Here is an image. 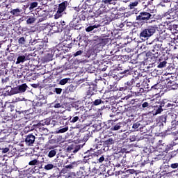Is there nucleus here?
Instances as JSON below:
<instances>
[{
  "label": "nucleus",
  "mask_w": 178,
  "mask_h": 178,
  "mask_svg": "<svg viewBox=\"0 0 178 178\" xmlns=\"http://www.w3.org/2000/svg\"><path fill=\"white\" fill-rule=\"evenodd\" d=\"M127 116L130 118H133L134 117V108L129 107L127 108V110L125 111Z\"/></svg>",
  "instance_id": "nucleus-35"
},
{
  "label": "nucleus",
  "mask_w": 178,
  "mask_h": 178,
  "mask_svg": "<svg viewBox=\"0 0 178 178\" xmlns=\"http://www.w3.org/2000/svg\"><path fill=\"white\" fill-rule=\"evenodd\" d=\"M22 12V10H20L19 8L13 9L10 11V13L11 15H13L14 16H19V15Z\"/></svg>",
  "instance_id": "nucleus-42"
},
{
  "label": "nucleus",
  "mask_w": 178,
  "mask_h": 178,
  "mask_svg": "<svg viewBox=\"0 0 178 178\" xmlns=\"http://www.w3.org/2000/svg\"><path fill=\"white\" fill-rule=\"evenodd\" d=\"M120 69H121V71H122V72H120V79L127 77L128 76L131 75V74L129 71H127L126 70H123V67H120Z\"/></svg>",
  "instance_id": "nucleus-32"
},
{
  "label": "nucleus",
  "mask_w": 178,
  "mask_h": 178,
  "mask_svg": "<svg viewBox=\"0 0 178 178\" xmlns=\"http://www.w3.org/2000/svg\"><path fill=\"white\" fill-rule=\"evenodd\" d=\"M67 170H72L76 168V161L72 162L71 164L65 166Z\"/></svg>",
  "instance_id": "nucleus-49"
},
{
  "label": "nucleus",
  "mask_w": 178,
  "mask_h": 178,
  "mask_svg": "<svg viewBox=\"0 0 178 178\" xmlns=\"http://www.w3.org/2000/svg\"><path fill=\"white\" fill-rule=\"evenodd\" d=\"M168 38H170V35L167 33L165 31L162 32L160 33L159 39L161 40H165Z\"/></svg>",
  "instance_id": "nucleus-40"
},
{
  "label": "nucleus",
  "mask_w": 178,
  "mask_h": 178,
  "mask_svg": "<svg viewBox=\"0 0 178 178\" xmlns=\"http://www.w3.org/2000/svg\"><path fill=\"white\" fill-rule=\"evenodd\" d=\"M39 163V161L38 159H35L29 162V165H36Z\"/></svg>",
  "instance_id": "nucleus-58"
},
{
  "label": "nucleus",
  "mask_w": 178,
  "mask_h": 178,
  "mask_svg": "<svg viewBox=\"0 0 178 178\" xmlns=\"http://www.w3.org/2000/svg\"><path fill=\"white\" fill-rule=\"evenodd\" d=\"M154 16L151 13L147 11H141L139 13L138 15L136 16V22L138 24L143 26L145 23H148L151 19H153Z\"/></svg>",
  "instance_id": "nucleus-3"
},
{
  "label": "nucleus",
  "mask_w": 178,
  "mask_h": 178,
  "mask_svg": "<svg viewBox=\"0 0 178 178\" xmlns=\"http://www.w3.org/2000/svg\"><path fill=\"white\" fill-rule=\"evenodd\" d=\"M137 5H138V1L131 2L129 4L130 9H133L135 6H137Z\"/></svg>",
  "instance_id": "nucleus-62"
},
{
  "label": "nucleus",
  "mask_w": 178,
  "mask_h": 178,
  "mask_svg": "<svg viewBox=\"0 0 178 178\" xmlns=\"http://www.w3.org/2000/svg\"><path fill=\"white\" fill-rule=\"evenodd\" d=\"M69 130V127L65 125V127H60L56 131V134H64Z\"/></svg>",
  "instance_id": "nucleus-33"
},
{
  "label": "nucleus",
  "mask_w": 178,
  "mask_h": 178,
  "mask_svg": "<svg viewBox=\"0 0 178 178\" xmlns=\"http://www.w3.org/2000/svg\"><path fill=\"white\" fill-rule=\"evenodd\" d=\"M67 178H76V175L75 172H71L69 174Z\"/></svg>",
  "instance_id": "nucleus-64"
},
{
  "label": "nucleus",
  "mask_w": 178,
  "mask_h": 178,
  "mask_svg": "<svg viewBox=\"0 0 178 178\" xmlns=\"http://www.w3.org/2000/svg\"><path fill=\"white\" fill-rule=\"evenodd\" d=\"M171 10L178 12V1H172L170 3Z\"/></svg>",
  "instance_id": "nucleus-37"
},
{
  "label": "nucleus",
  "mask_w": 178,
  "mask_h": 178,
  "mask_svg": "<svg viewBox=\"0 0 178 178\" xmlns=\"http://www.w3.org/2000/svg\"><path fill=\"white\" fill-rule=\"evenodd\" d=\"M178 150H174L168 153V161H170L171 159L175 158L177 155Z\"/></svg>",
  "instance_id": "nucleus-36"
},
{
  "label": "nucleus",
  "mask_w": 178,
  "mask_h": 178,
  "mask_svg": "<svg viewBox=\"0 0 178 178\" xmlns=\"http://www.w3.org/2000/svg\"><path fill=\"white\" fill-rule=\"evenodd\" d=\"M162 46V42L159 41L153 46V49L152 50L147 51L146 56L152 59L161 60V59H162V56H161L162 51H161V49L163 51L165 49V48Z\"/></svg>",
  "instance_id": "nucleus-1"
},
{
  "label": "nucleus",
  "mask_w": 178,
  "mask_h": 178,
  "mask_svg": "<svg viewBox=\"0 0 178 178\" xmlns=\"http://www.w3.org/2000/svg\"><path fill=\"white\" fill-rule=\"evenodd\" d=\"M95 88L94 87H90L88 91L86 92V96L85 97V99H90L92 95H95Z\"/></svg>",
  "instance_id": "nucleus-31"
},
{
  "label": "nucleus",
  "mask_w": 178,
  "mask_h": 178,
  "mask_svg": "<svg viewBox=\"0 0 178 178\" xmlns=\"http://www.w3.org/2000/svg\"><path fill=\"white\" fill-rule=\"evenodd\" d=\"M95 149L90 148L85 152L84 159L86 161L92 160V159L97 158L98 151L95 152Z\"/></svg>",
  "instance_id": "nucleus-11"
},
{
  "label": "nucleus",
  "mask_w": 178,
  "mask_h": 178,
  "mask_svg": "<svg viewBox=\"0 0 178 178\" xmlns=\"http://www.w3.org/2000/svg\"><path fill=\"white\" fill-rule=\"evenodd\" d=\"M53 58H54L53 51H49L44 55L43 60L44 62L48 63V62L52 61Z\"/></svg>",
  "instance_id": "nucleus-24"
},
{
  "label": "nucleus",
  "mask_w": 178,
  "mask_h": 178,
  "mask_svg": "<svg viewBox=\"0 0 178 178\" xmlns=\"http://www.w3.org/2000/svg\"><path fill=\"white\" fill-rule=\"evenodd\" d=\"M36 22V18L34 17H27L26 19V24H33V23H35Z\"/></svg>",
  "instance_id": "nucleus-45"
},
{
  "label": "nucleus",
  "mask_w": 178,
  "mask_h": 178,
  "mask_svg": "<svg viewBox=\"0 0 178 178\" xmlns=\"http://www.w3.org/2000/svg\"><path fill=\"white\" fill-rule=\"evenodd\" d=\"M68 6V1H64L58 5V10L55 14V19H59V17H62V13L66 10Z\"/></svg>",
  "instance_id": "nucleus-7"
},
{
  "label": "nucleus",
  "mask_w": 178,
  "mask_h": 178,
  "mask_svg": "<svg viewBox=\"0 0 178 178\" xmlns=\"http://www.w3.org/2000/svg\"><path fill=\"white\" fill-rule=\"evenodd\" d=\"M90 132L86 134L85 136H84L83 138V140L84 142H87V141L89 140L90 137Z\"/></svg>",
  "instance_id": "nucleus-61"
},
{
  "label": "nucleus",
  "mask_w": 178,
  "mask_h": 178,
  "mask_svg": "<svg viewBox=\"0 0 178 178\" xmlns=\"http://www.w3.org/2000/svg\"><path fill=\"white\" fill-rule=\"evenodd\" d=\"M172 147H173V146L172 145H170V144L166 145L165 144V145H164V147H162L161 152L168 153Z\"/></svg>",
  "instance_id": "nucleus-39"
},
{
  "label": "nucleus",
  "mask_w": 178,
  "mask_h": 178,
  "mask_svg": "<svg viewBox=\"0 0 178 178\" xmlns=\"http://www.w3.org/2000/svg\"><path fill=\"white\" fill-rule=\"evenodd\" d=\"M113 35V33H112V31H108V33L104 34V38H102V42L104 45L109 44V42H111V41L112 40V38L111 37H112Z\"/></svg>",
  "instance_id": "nucleus-19"
},
{
  "label": "nucleus",
  "mask_w": 178,
  "mask_h": 178,
  "mask_svg": "<svg viewBox=\"0 0 178 178\" xmlns=\"http://www.w3.org/2000/svg\"><path fill=\"white\" fill-rule=\"evenodd\" d=\"M54 168H56V166H55L54 164H52V163H48V164H47V165H44V169L45 170H53Z\"/></svg>",
  "instance_id": "nucleus-46"
},
{
  "label": "nucleus",
  "mask_w": 178,
  "mask_h": 178,
  "mask_svg": "<svg viewBox=\"0 0 178 178\" xmlns=\"http://www.w3.org/2000/svg\"><path fill=\"white\" fill-rule=\"evenodd\" d=\"M31 45L35 46L34 49L36 50H42L45 47V42L43 41L42 39L34 40L31 42Z\"/></svg>",
  "instance_id": "nucleus-12"
},
{
  "label": "nucleus",
  "mask_w": 178,
  "mask_h": 178,
  "mask_svg": "<svg viewBox=\"0 0 178 178\" xmlns=\"http://www.w3.org/2000/svg\"><path fill=\"white\" fill-rule=\"evenodd\" d=\"M127 90H131V88H130V86L128 84L127 82L124 83V84L122 85V86H120L119 88H117V90L120 92H125Z\"/></svg>",
  "instance_id": "nucleus-27"
},
{
  "label": "nucleus",
  "mask_w": 178,
  "mask_h": 178,
  "mask_svg": "<svg viewBox=\"0 0 178 178\" xmlns=\"http://www.w3.org/2000/svg\"><path fill=\"white\" fill-rule=\"evenodd\" d=\"M17 94V91L16 87L10 88V89L7 90L5 93V95L7 96H13Z\"/></svg>",
  "instance_id": "nucleus-28"
},
{
  "label": "nucleus",
  "mask_w": 178,
  "mask_h": 178,
  "mask_svg": "<svg viewBox=\"0 0 178 178\" xmlns=\"http://www.w3.org/2000/svg\"><path fill=\"white\" fill-rule=\"evenodd\" d=\"M137 107L140 110L147 111L152 107V104H151V100L143 99L141 103L137 104Z\"/></svg>",
  "instance_id": "nucleus-10"
},
{
  "label": "nucleus",
  "mask_w": 178,
  "mask_h": 178,
  "mask_svg": "<svg viewBox=\"0 0 178 178\" xmlns=\"http://www.w3.org/2000/svg\"><path fill=\"white\" fill-rule=\"evenodd\" d=\"M167 64V62L166 61H162V62H160V63L158 65L157 67L158 68H163L165 67Z\"/></svg>",
  "instance_id": "nucleus-60"
},
{
  "label": "nucleus",
  "mask_w": 178,
  "mask_h": 178,
  "mask_svg": "<svg viewBox=\"0 0 178 178\" xmlns=\"http://www.w3.org/2000/svg\"><path fill=\"white\" fill-rule=\"evenodd\" d=\"M47 104V98L43 95H40L38 99L33 102V105L36 107H42Z\"/></svg>",
  "instance_id": "nucleus-9"
},
{
  "label": "nucleus",
  "mask_w": 178,
  "mask_h": 178,
  "mask_svg": "<svg viewBox=\"0 0 178 178\" xmlns=\"http://www.w3.org/2000/svg\"><path fill=\"white\" fill-rule=\"evenodd\" d=\"M76 168H79L81 170L88 172L90 170V164L88 161H75Z\"/></svg>",
  "instance_id": "nucleus-6"
},
{
  "label": "nucleus",
  "mask_w": 178,
  "mask_h": 178,
  "mask_svg": "<svg viewBox=\"0 0 178 178\" xmlns=\"http://www.w3.org/2000/svg\"><path fill=\"white\" fill-rule=\"evenodd\" d=\"M175 84V82L174 81H171L170 80L168 81V82L167 83V86L168 88L175 90V88L173 87Z\"/></svg>",
  "instance_id": "nucleus-54"
},
{
  "label": "nucleus",
  "mask_w": 178,
  "mask_h": 178,
  "mask_svg": "<svg viewBox=\"0 0 178 178\" xmlns=\"http://www.w3.org/2000/svg\"><path fill=\"white\" fill-rule=\"evenodd\" d=\"M140 77H141V74H138L136 76L132 78L131 81L127 82L129 86V88H131V90H132V88L133 86H134V84H136V83L138 82Z\"/></svg>",
  "instance_id": "nucleus-20"
},
{
  "label": "nucleus",
  "mask_w": 178,
  "mask_h": 178,
  "mask_svg": "<svg viewBox=\"0 0 178 178\" xmlns=\"http://www.w3.org/2000/svg\"><path fill=\"white\" fill-rule=\"evenodd\" d=\"M95 29H97V26L96 25H94V26H90L88 27H87L86 29V31L87 33H90V32H92V31L95 30Z\"/></svg>",
  "instance_id": "nucleus-52"
},
{
  "label": "nucleus",
  "mask_w": 178,
  "mask_h": 178,
  "mask_svg": "<svg viewBox=\"0 0 178 178\" xmlns=\"http://www.w3.org/2000/svg\"><path fill=\"white\" fill-rule=\"evenodd\" d=\"M38 3L37 1H34L30 3L29 10H33L35 8H38Z\"/></svg>",
  "instance_id": "nucleus-51"
},
{
  "label": "nucleus",
  "mask_w": 178,
  "mask_h": 178,
  "mask_svg": "<svg viewBox=\"0 0 178 178\" xmlns=\"http://www.w3.org/2000/svg\"><path fill=\"white\" fill-rule=\"evenodd\" d=\"M134 91V94H135V95L136 97H140L141 95H143V93H144V88H134L132 89Z\"/></svg>",
  "instance_id": "nucleus-29"
},
{
  "label": "nucleus",
  "mask_w": 178,
  "mask_h": 178,
  "mask_svg": "<svg viewBox=\"0 0 178 178\" xmlns=\"http://www.w3.org/2000/svg\"><path fill=\"white\" fill-rule=\"evenodd\" d=\"M177 129V125L175 124H172V126L170 128H168L169 131H174Z\"/></svg>",
  "instance_id": "nucleus-63"
},
{
  "label": "nucleus",
  "mask_w": 178,
  "mask_h": 178,
  "mask_svg": "<svg viewBox=\"0 0 178 178\" xmlns=\"http://www.w3.org/2000/svg\"><path fill=\"white\" fill-rule=\"evenodd\" d=\"M101 154H102V152L100 150H97V157L91 159L92 163H95V164L102 163V162L105 161V155H102L100 156Z\"/></svg>",
  "instance_id": "nucleus-13"
},
{
  "label": "nucleus",
  "mask_w": 178,
  "mask_h": 178,
  "mask_svg": "<svg viewBox=\"0 0 178 178\" xmlns=\"http://www.w3.org/2000/svg\"><path fill=\"white\" fill-rule=\"evenodd\" d=\"M70 80V79L69 78L63 79L59 81L58 84L60 86H65L69 82Z\"/></svg>",
  "instance_id": "nucleus-47"
},
{
  "label": "nucleus",
  "mask_w": 178,
  "mask_h": 178,
  "mask_svg": "<svg viewBox=\"0 0 178 178\" xmlns=\"http://www.w3.org/2000/svg\"><path fill=\"white\" fill-rule=\"evenodd\" d=\"M120 68H123V70L128 71V72L131 74L133 73V70L136 68V65L134 66V63L133 62L127 63L122 65L121 67L120 65H119V69Z\"/></svg>",
  "instance_id": "nucleus-15"
},
{
  "label": "nucleus",
  "mask_w": 178,
  "mask_h": 178,
  "mask_svg": "<svg viewBox=\"0 0 178 178\" xmlns=\"http://www.w3.org/2000/svg\"><path fill=\"white\" fill-rule=\"evenodd\" d=\"M38 16L40 17L39 18V22H44V20H47L49 16V13L47 10H40L38 11Z\"/></svg>",
  "instance_id": "nucleus-18"
},
{
  "label": "nucleus",
  "mask_w": 178,
  "mask_h": 178,
  "mask_svg": "<svg viewBox=\"0 0 178 178\" xmlns=\"http://www.w3.org/2000/svg\"><path fill=\"white\" fill-rule=\"evenodd\" d=\"M164 146H165V143H163L162 140H159L157 143V147L162 149Z\"/></svg>",
  "instance_id": "nucleus-53"
},
{
  "label": "nucleus",
  "mask_w": 178,
  "mask_h": 178,
  "mask_svg": "<svg viewBox=\"0 0 178 178\" xmlns=\"http://www.w3.org/2000/svg\"><path fill=\"white\" fill-rule=\"evenodd\" d=\"M122 115H123V112H118L117 111L116 113H115L113 115H110L111 118H115L114 119L111 120V131H118L119 129H120V128H122V125L123 124L122 122H119V123H113L118 120H119L121 118H122Z\"/></svg>",
  "instance_id": "nucleus-4"
},
{
  "label": "nucleus",
  "mask_w": 178,
  "mask_h": 178,
  "mask_svg": "<svg viewBox=\"0 0 178 178\" xmlns=\"http://www.w3.org/2000/svg\"><path fill=\"white\" fill-rule=\"evenodd\" d=\"M63 46L67 49V51L69 52L74 45H79V47H86L88 45V41L83 40L82 38H80L79 42L78 40H74L73 42L67 43V40H64L62 43Z\"/></svg>",
  "instance_id": "nucleus-5"
},
{
  "label": "nucleus",
  "mask_w": 178,
  "mask_h": 178,
  "mask_svg": "<svg viewBox=\"0 0 178 178\" xmlns=\"http://www.w3.org/2000/svg\"><path fill=\"white\" fill-rule=\"evenodd\" d=\"M83 147V145L72 144L68 146L67 152L69 153H77L81 148Z\"/></svg>",
  "instance_id": "nucleus-16"
},
{
  "label": "nucleus",
  "mask_w": 178,
  "mask_h": 178,
  "mask_svg": "<svg viewBox=\"0 0 178 178\" xmlns=\"http://www.w3.org/2000/svg\"><path fill=\"white\" fill-rule=\"evenodd\" d=\"M113 144H115V140H113V138H110L104 142V147H108Z\"/></svg>",
  "instance_id": "nucleus-34"
},
{
  "label": "nucleus",
  "mask_w": 178,
  "mask_h": 178,
  "mask_svg": "<svg viewBox=\"0 0 178 178\" xmlns=\"http://www.w3.org/2000/svg\"><path fill=\"white\" fill-rule=\"evenodd\" d=\"M106 103H108V101L106 100H104L102 99H97L92 102L91 104L92 106H98L102 104H106Z\"/></svg>",
  "instance_id": "nucleus-23"
},
{
  "label": "nucleus",
  "mask_w": 178,
  "mask_h": 178,
  "mask_svg": "<svg viewBox=\"0 0 178 178\" xmlns=\"http://www.w3.org/2000/svg\"><path fill=\"white\" fill-rule=\"evenodd\" d=\"M52 122H54V120H51L49 118L44 119V120L40 121L38 124L37 129H39L40 132H43L45 131H47V129L44 127L45 125L49 126L50 125Z\"/></svg>",
  "instance_id": "nucleus-8"
},
{
  "label": "nucleus",
  "mask_w": 178,
  "mask_h": 178,
  "mask_svg": "<svg viewBox=\"0 0 178 178\" xmlns=\"http://www.w3.org/2000/svg\"><path fill=\"white\" fill-rule=\"evenodd\" d=\"M168 17V19L177 20V19H178V11L172 10V12H170Z\"/></svg>",
  "instance_id": "nucleus-30"
},
{
  "label": "nucleus",
  "mask_w": 178,
  "mask_h": 178,
  "mask_svg": "<svg viewBox=\"0 0 178 178\" xmlns=\"http://www.w3.org/2000/svg\"><path fill=\"white\" fill-rule=\"evenodd\" d=\"M113 160H115V155L113 154L104 156V161L111 162V161H113Z\"/></svg>",
  "instance_id": "nucleus-44"
},
{
  "label": "nucleus",
  "mask_w": 178,
  "mask_h": 178,
  "mask_svg": "<svg viewBox=\"0 0 178 178\" xmlns=\"http://www.w3.org/2000/svg\"><path fill=\"white\" fill-rule=\"evenodd\" d=\"M145 128V125L143 124V120H140L138 122H134L132 124V129L134 131H138L143 132V129Z\"/></svg>",
  "instance_id": "nucleus-14"
},
{
  "label": "nucleus",
  "mask_w": 178,
  "mask_h": 178,
  "mask_svg": "<svg viewBox=\"0 0 178 178\" xmlns=\"http://www.w3.org/2000/svg\"><path fill=\"white\" fill-rule=\"evenodd\" d=\"M51 143V140H49L48 143H47V144L45 145L44 148L46 149V150H51V149H54L55 147L54 146H50L49 144Z\"/></svg>",
  "instance_id": "nucleus-55"
},
{
  "label": "nucleus",
  "mask_w": 178,
  "mask_h": 178,
  "mask_svg": "<svg viewBox=\"0 0 178 178\" xmlns=\"http://www.w3.org/2000/svg\"><path fill=\"white\" fill-rule=\"evenodd\" d=\"M116 2V0H102V3L105 5H113Z\"/></svg>",
  "instance_id": "nucleus-50"
},
{
  "label": "nucleus",
  "mask_w": 178,
  "mask_h": 178,
  "mask_svg": "<svg viewBox=\"0 0 178 178\" xmlns=\"http://www.w3.org/2000/svg\"><path fill=\"white\" fill-rule=\"evenodd\" d=\"M88 16V11L83 10L79 15L80 20H86Z\"/></svg>",
  "instance_id": "nucleus-38"
},
{
  "label": "nucleus",
  "mask_w": 178,
  "mask_h": 178,
  "mask_svg": "<svg viewBox=\"0 0 178 178\" xmlns=\"http://www.w3.org/2000/svg\"><path fill=\"white\" fill-rule=\"evenodd\" d=\"M57 152L56 149H51L48 153L49 158H54L56 155Z\"/></svg>",
  "instance_id": "nucleus-48"
},
{
  "label": "nucleus",
  "mask_w": 178,
  "mask_h": 178,
  "mask_svg": "<svg viewBox=\"0 0 178 178\" xmlns=\"http://www.w3.org/2000/svg\"><path fill=\"white\" fill-rule=\"evenodd\" d=\"M127 90H131V88H130V86L128 84L127 82L124 83V84L122 85V86H120L119 88H117V90L120 92H125Z\"/></svg>",
  "instance_id": "nucleus-25"
},
{
  "label": "nucleus",
  "mask_w": 178,
  "mask_h": 178,
  "mask_svg": "<svg viewBox=\"0 0 178 178\" xmlns=\"http://www.w3.org/2000/svg\"><path fill=\"white\" fill-rule=\"evenodd\" d=\"M127 90H131V88H130V86L128 84L127 82L124 83V84L122 85V86H120L119 88H117V90L120 92H125Z\"/></svg>",
  "instance_id": "nucleus-26"
},
{
  "label": "nucleus",
  "mask_w": 178,
  "mask_h": 178,
  "mask_svg": "<svg viewBox=\"0 0 178 178\" xmlns=\"http://www.w3.org/2000/svg\"><path fill=\"white\" fill-rule=\"evenodd\" d=\"M84 177L83 171H78L76 174V178H83Z\"/></svg>",
  "instance_id": "nucleus-59"
},
{
  "label": "nucleus",
  "mask_w": 178,
  "mask_h": 178,
  "mask_svg": "<svg viewBox=\"0 0 178 178\" xmlns=\"http://www.w3.org/2000/svg\"><path fill=\"white\" fill-rule=\"evenodd\" d=\"M166 120H167V115L165 114L162 115L159 118V122L161 123L162 125H163V124H166Z\"/></svg>",
  "instance_id": "nucleus-41"
},
{
  "label": "nucleus",
  "mask_w": 178,
  "mask_h": 178,
  "mask_svg": "<svg viewBox=\"0 0 178 178\" xmlns=\"http://www.w3.org/2000/svg\"><path fill=\"white\" fill-rule=\"evenodd\" d=\"M26 61L25 56H19L17 58L16 65H19L22 63H24Z\"/></svg>",
  "instance_id": "nucleus-43"
},
{
  "label": "nucleus",
  "mask_w": 178,
  "mask_h": 178,
  "mask_svg": "<svg viewBox=\"0 0 178 178\" xmlns=\"http://www.w3.org/2000/svg\"><path fill=\"white\" fill-rule=\"evenodd\" d=\"M28 86L26 83H22V85L16 86L17 93H23L26 91Z\"/></svg>",
  "instance_id": "nucleus-21"
},
{
  "label": "nucleus",
  "mask_w": 178,
  "mask_h": 178,
  "mask_svg": "<svg viewBox=\"0 0 178 178\" xmlns=\"http://www.w3.org/2000/svg\"><path fill=\"white\" fill-rule=\"evenodd\" d=\"M35 136L33 134H29L26 136L25 143L28 145H31L35 143Z\"/></svg>",
  "instance_id": "nucleus-17"
},
{
  "label": "nucleus",
  "mask_w": 178,
  "mask_h": 178,
  "mask_svg": "<svg viewBox=\"0 0 178 178\" xmlns=\"http://www.w3.org/2000/svg\"><path fill=\"white\" fill-rule=\"evenodd\" d=\"M18 44L19 45H24L26 44V39L24 37H21L19 40H18Z\"/></svg>",
  "instance_id": "nucleus-56"
},
{
  "label": "nucleus",
  "mask_w": 178,
  "mask_h": 178,
  "mask_svg": "<svg viewBox=\"0 0 178 178\" xmlns=\"http://www.w3.org/2000/svg\"><path fill=\"white\" fill-rule=\"evenodd\" d=\"M120 59L122 62H127L130 59V56L124 55V56H120Z\"/></svg>",
  "instance_id": "nucleus-57"
},
{
  "label": "nucleus",
  "mask_w": 178,
  "mask_h": 178,
  "mask_svg": "<svg viewBox=\"0 0 178 178\" xmlns=\"http://www.w3.org/2000/svg\"><path fill=\"white\" fill-rule=\"evenodd\" d=\"M156 32V27L154 26H149L147 28L142 29L139 34L140 39L145 41L148 40L151 36L154 35Z\"/></svg>",
  "instance_id": "nucleus-2"
},
{
  "label": "nucleus",
  "mask_w": 178,
  "mask_h": 178,
  "mask_svg": "<svg viewBox=\"0 0 178 178\" xmlns=\"http://www.w3.org/2000/svg\"><path fill=\"white\" fill-rule=\"evenodd\" d=\"M80 118H83V115L81 114L80 113H78V115H73L72 116H71L69 119L70 123H76L79 120H80Z\"/></svg>",
  "instance_id": "nucleus-22"
}]
</instances>
